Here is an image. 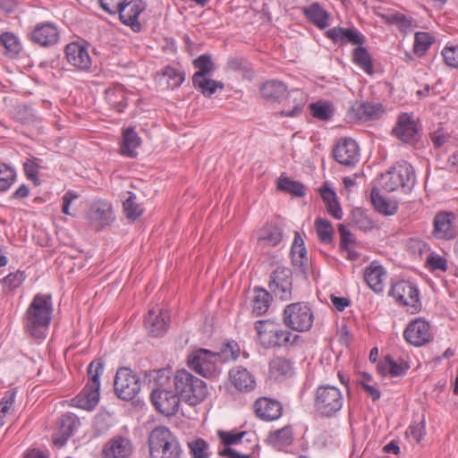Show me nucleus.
<instances>
[{
    "label": "nucleus",
    "instance_id": "obj_1",
    "mask_svg": "<svg viewBox=\"0 0 458 458\" xmlns=\"http://www.w3.org/2000/svg\"><path fill=\"white\" fill-rule=\"evenodd\" d=\"M52 312L51 295L37 293L25 313L24 327L26 331L34 338H44L51 321Z\"/></svg>",
    "mask_w": 458,
    "mask_h": 458
},
{
    "label": "nucleus",
    "instance_id": "obj_2",
    "mask_svg": "<svg viewBox=\"0 0 458 458\" xmlns=\"http://www.w3.org/2000/svg\"><path fill=\"white\" fill-rule=\"evenodd\" d=\"M149 458H181L182 449L177 437L166 427L155 428L148 435Z\"/></svg>",
    "mask_w": 458,
    "mask_h": 458
},
{
    "label": "nucleus",
    "instance_id": "obj_3",
    "mask_svg": "<svg viewBox=\"0 0 458 458\" xmlns=\"http://www.w3.org/2000/svg\"><path fill=\"white\" fill-rule=\"evenodd\" d=\"M174 386L181 399L192 406L202 403L208 393L206 383L185 369L175 373Z\"/></svg>",
    "mask_w": 458,
    "mask_h": 458
},
{
    "label": "nucleus",
    "instance_id": "obj_4",
    "mask_svg": "<svg viewBox=\"0 0 458 458\" xmlns=\"http://www.w3.org/2000/svg\"><path fill=\"white\" fill-rule=\"evenodd\" d=\"M104 361L94 360L88 367L89 380L83 390L72 400V405L90 411L99 401L100 376L104 372Z\"/></svg>",
    "mask_w": 458,
    "mask_h": 458
},
{
    "label": "nucleus",
    "instance_id": "obj_5",
    "mask_svg": "<svg viewBox=\"0 0 458 458\" xmlns=\"http://www.w3.org/2000/svg\"><path fill=\"white\" fill-rule=\"evenodd\" d=\"M259 340L265 348H279L289 343L294 344L300 338L288 329H284L279 324L271 320H259L255 323Z\"/></svg>",
    "mask_w": 458,
    "mask_h": 458
},
{
    "label": "nucleus",
    "instance_id": "obj_6",
    "mask_svg": "<svg viewBox=\"0 0 458 458\" xmlns=\"http://www.w3.org/2000/svg\"><path fill=\"white\" fill-rule=\"evenodd\" d=\"M344 401V394L336 386L322 385L315 391L314 407L322 417L330 418L335 415L341 411Z\"/></svg>",
    "mask_w": 458,
    "mask_h": 458
},
{
    "label": "nucleus",
    "instance_id": "obj_7",
    "mask_svg": "<svg viewBox=\"0 0 458 458\" xmlns=\"http://www.w3.org/2000/svg\"><path fill=\"white\" fill-rule=\"evenodd\" d=\"M193 65L198 69L192 76V84L199 89L205 96L210 97L217 89H224V84L211 79L206 78L215 71L210 55H201L193 61Z\"/></svg>",
    "mask_w": 458,
    "mask_h": 458
},
{
    "label": "nucleus",
    "instance_id": "obj_8",
    "mask_svg": "<svg viewBox=\"0 0 458 458\" xmlns=\"http://www.w3.org/2000/svg\"><path fill=\"white\" fill-rule=\"evenodd\" d=\"M383 187L387 191L402 189L409 192L414 186L415 175L413 167L406 161L395 165L382 177Z\"/></svg>",
    "mask_w": 458,
    "mask_h": 458
},
{
    "label": "nucleus",
    "instance_id": "obj_9",
    "mask_svg": "<svg viewBox=\"0 0 458 458\" xmlns=\"http://www.w3.org/2000/svg\"><path fill=\"white\" fill-rule=\"evenodd\" d=\"M284 324L297 332L309 331L314 322V314L306 302L288 304L283 313Z\"/></svg>",
    "mask_w": 458,
    "mask_h": 458
},
{
    "label": "nucleus",
    "instance_id": "obj_10",
    "mask_svg": "<svg viewBox=\"0 0 458 458\" xmlns=\"http://www.w3.org/2000/svg\"><path fill=\"white\" fill-rule=\"evenodd\" d=\"M221 360V353L208 349H198L188 357V366L204 377H216L219 372L217 362Z\"/></svg>",
    "mask_w": 458,
    "mask_h": 458
},
{
    "label": "nucleus",
    "instance_id": "obj_11",
    "mask_svg": "<svg viewBox=\"0 0 458 458\" xmlns=\"http://www.w3.org/2000/svg\"><path fill=\"white\" fill-rule=\"evenodd\" d=\"M114 387L115 394L122 400L131 401L140 391L139 377L129 368H120L115 374Z\"/></svg>",
    "mask_w": 458,
    "mask_h": 458
},
{
    "label": "nucleus",
    "instance_id": "obj_12",
    "mask_svg": "<svg viewBox=\"0 0 458 458\" xmlns=\"http://www.w3.org/2000/svg\"><path fill=\"white\" fill-rule=\"evenodd\" d=\"M390 295L402 306L407 307V311L414 314L421 309L420 292L416 285L409 281H400L392 285Z\"/></svg>",
    "mask_w": 458,
    "mask_h": 458
},
{
    "label": "nucleus",
    "instance_id": "obj_13",
    "mask_svg": "<svg viewBox=\"0 0 458 458\" xmlns=\"http://www.w3.org/2000/svg\"><path fill=\"white\" fill-rule=\"evenodd\" d=\"M150 400L156 410L165 416L174 415L181 403L177 391L174 392L169 387L153 388Z\"/></svg>",
    "mask_w": 458,
    "mask_h": 458
},
{
    "label": "nucleus",
    "instance_id": "obj_14",
    "mask_svg": "<svg viewBox=\"0 0 458 458\" xmlns=\"http://www.w3.org/2000/svg\"><path fill=\"white\" fill-rule=\"evenodd\" d=\"M404 339L411 345L420 347L433 341L431 325L423 318L411 320L403 331Z\"/></svg>",
    "mask_w": 458,
    "mask_h": 458
},
{
    "label": "nucleus",
    "instance_id": "obj_15",
    "mask_svg": "<svg viewBox=\"0 0 458 458\" xmlns=\"http://www.w3.org/2000/svg\"><path fill=\"white\" fill-rule=\"evenodd\" d=\"M392 134L404 143H415L420 137L419 123L412 114L402 113L392 130Z\"/></svg>",
    "mask_w": 458,
    "mask_h": 458
},
{
    "label": "nucleus",
    "instance_id": "obj_16",
    "mask_svg": "<svg viewBox=\"0 0 458 458\" xmlns=\"http://www.w3.org/2000/svg\"><path fill=\"white\" fill-rule=\"evenodd\" d=\"M29 40L41 47H50L55 45L59 40V30L53 22L44 21L37 23L33 29L28 32Z\"/></svg>",
    "mask_w": 458,
    "mask_h": 458
},
{
    "label": "nucleus",
    "instance_id": "obj_17",
    "mask_svg": "<svg viewBox=\"0 0 458 458\" xmlns=\"http://www.w3.org/2000/svg\"><path fill=\"white\" fill-rule=\"evenodd\" d=\"M432 234L439 240L449 241L455 238L458 234L455 214L447 211L438 212L433 220Z\"/></svg>",
    "mask_w": 458,
    "mask_h": 458
},
{
    "label": "nucleus",
    "instance_id": "obj_18",
    "mask_svg": "<svg viewBox=\"0 0 458 458\" xmlns=\"http://www.w3.org/2000/svg\"><path fill=\"white\" fill-rule=\"evenodd\" d=\"M87 218L90 226L100 231L108 226L114 219L112 205L105 200H98L91 204Z\"/></svg>",
    "mask_w": 458,
    "mask_h": 458
},
{
    "label": "nucleus",
    "instance_id": "obj_19",
    "mask_svg": "<svg viewBox=\"0 0 458 458\" xmlns=\"http://www.w3.org/2000/svg\"><path fill=\"white\" fill-rule=\"evenodd\" d=\"M134 452L132 441L123 436H114L101 449V458H131Z\"/></svg>",
    "mask_w": 458,
    "mask_h": 458
},
{
    "label": "nucleus",
    "instance_id": "obj_20",
    "mask_svg": "<svg viewBox=\"0 0 458 458\" xmlns=\"http://www.w3.org/2000/svg\"><path fill=\"white\" fill-rule=\"evenodd\" d=\"M292 272L289 268L278 267L271 275L269 289L283 301L292 298Z\"/></svg>",
    "mask_w": 458,
    "mask_h": 458
},
{
    "label": "nucleus",
    "instance_id": "obj_21",
    "mask_svg": "<svg viewBox=\"0 0 458 458\" xmlns=\"http://www.w3.org/2000/svg\"><path fill=\"white\" fill-rule=\"evenodd\" d=\"M333 157L343 165L354 166L360 161L359 146L352 139H342L335 144Z\"/></svg>",
    "mask_w": 458,
    "mask_h": 458
},
{
    "label": "nucleus",
    "instance_id": "obj_22",
    "mask_svg": "<svg viewBox=\"0 0 458 458\" xmlns=\"http://www.w3.org/2000/svg\"><path fill=\"white\" fill-rule=\"evenodd\" d=\"M147 4L142 0L127 1L117 10L122 23L129 26L134 32L141 30V24L139 21L140 14L145 11Z\"/></svg>",
    "mask_w": 458,
    "mask_h": 458
},
{
    "label": "nucleus",
    "instance_id": "obj_23",
    "mask_svg": "<svg viewBox=\"0 0 458 458\" xmlns=\"http://www.w3.org/2000/svg\"><path fill=\"white\" fill-rule=\"evenodd\" d=\"M291 255L294 273L306 278L310 270V260L304 246V242L299 233H295L291 248Z\"/></svg>",
    "mask_w": 458,
    "mask_h": 458
},
{
    "label": "nucleus",
    "instance_id": "obj_24",
    "mask_svg": "<svg viewBox=\"0 0 458 458\" xmlns=\"http://www.w3.org/2000/svg\"><path fill=\"white\" fill-rule=\"evenodd\" d=\"M67 62L79 71H89L91 58L88 49L77 42L68 44L64 49Z\"/></svg>",
    "mask_w": 458,
    "mask_h": 458
},
{
    "label": "nucleus",
    "instance_id": "obj_25",
    "mask_svg": "<svg viewBox=\"0 0 458 458\" xmlns=\"http://www.w3.org/2000/svg\"><path fill=\"white\" fill-rule=\"evenodd\" d=\"M169 315L162 310L151 309L145 318V327L154 337L163 336L168 330Z\"/></svg>",
    "mask_w": 458,
    "mask_h": 458
},
{
    "label": "nucleus",
    "instance_id": "obj_26",
    "mask_svg": "<svg viewBox=\"0 0 458 458\" xmlns=\"http://www.w3.org/2000/svg\"><path fill=\"white\" fill-rule=\"evenodd\" d=\"M254 411L258 418L266 421L277 420L283 412L280 402L267 397H260L255 401Z\"/></svg>",
    "mask_w": 458,
    "mask_h": 458
},
{
    "label": "nucleus",
    "instance_id": "obj_27",
    "mask_svg": "<svg viewBox=\"0 0 458 458\" xmlns=\"http://www.w3.org/2000/svg\"><path fill=\"white\" fill-rule=\"evenodd\" d=\"M232 385L242 393H250L256 387L254 375L242 366H235L229 370Z\"/></svg>",
    "mask_w": 458,
    "mask_h": 458
},
{
    "label": "nucleus",
    "instance_id": "obj_28",
    "mask_svg": "<svg viewBox=\"0 0 458 458\" xmlns=\"http://www.w3.org/2000/svg\"><path fill=\"white\" fill-rule=\"evenodd\" d=\"M327 36L332 39L335 43L352 45H362L365 41V38L356 30L345 29L341 27H335L327 31Z\"/></svg>",
    "mask_w": 458,
    "mask_h": 458
},
{
    "label": "nucleus",
    "instance_id": "obj_29",
    "mask_svg": "<svg viewBox=\"0 0 458 458\" xmlns=\"http://www.w3.org/2000/svg\"><path fill=\"white\" fill-rule=\"evenodd\" d=\"M386 277V273L384 267L377 262L373 261L366 267L364 271V279L370 289L376 293H381L384 291V281Z\"/></svg>",
    "mask_w": 458,
    "mask_h": 458
},
{
    "label": "nucleus",
    "instance_id": "obj_30",
    "mask_svg": "<svg viewBox=\"0 0 458 458\" xmlns=\"http://www.w3.org/2000/svg\"><path fill=\"white\" fill-rule=\"evenodd\" d=\"M76 418L72 415H63L59 420L58 431L52 436L53 443L56 446H63L72 436L76 428Z\"/></svg>",
    "mask_w": 458,
    "mask_h": 458
},
{
    "label": "nucleus",
    "instance_id": "obj_31",
    "mask_svg": "<svg viewBox=\"0 0 458 458\" xmlns=\"http://www.w3.org/2000/svg\"><path fill=\"white\" fill-rule=\"evenodd\" d=\"M410 365L403 359L394 360L392 357L386 356L383 362L377 365V369L382 376L401 377L406 374Z\"/></svg>",
    "mask_w": 458,
    "mask_h": 458
},
{
    "label": "nucleus",
    "instance_id": "obj_32",
    "mask_svg": "<svg viewBox=\"0 0 458 458\" xmlns=\"http://www.w3.org/2000/svg\"><path fill=\"white\" fill-rule=\"evenodd\" d=\"M262 98L271 102H280L286 96L287 87L280 81L271 80L260 87Z\"/></svg>",
    "mask_w": 458,
    "mask_h": 458
},
{
    "label": "nucleus",
    "instance_id": "obj_33",
    "mask_svg": "<svg viewBox=\"0 0 458 458\" xmlns=\"http://www.w3.org/2000/svg\"><path fill=\"white\" fill-rule=\"evenodd\" d=\"M370 199L375 209L384 216H393L397 212V202L384 198L377 188L371 190Z\"/></svg>",
    "mask_w": 458,
    "mask_h": 458
},
{
    "label": "nucleus",
    "instance_id": "obj_34",
    "mask_svg": "<svg viewBox=\"0 0 458 458\" xmlns=\"http://www.w3.org/2000/svg\"><path fill=\"white\" fill-rule=\"evenodd\" d=\"M140 144V139L133 128H127L123 131V140L121 142V153L128 157H135L136 148Z\"/></svg>",
    "mask_w": 458,
    "mask_h": 458
},
{
    "label": "nucleus",
    "instance_id": "obj_35",
    "mask_svg": "<svg viewBox=\"0 0 458 458\" xmlns=\"http://www.w3.org/2000/svg\"><path fill=\"white\" fill-rule=\"evenodd\" d=\"M269 374L276 380H283L293 374V367L290 360L276 357L269 363Z\"/></svg>",
    "mask_w": 458,
    "mask_h": 458
},
{
    "label": "nucleus",
    "instance_id": "obj_36",
    "mask_svg": "<svg viewBox=\"0 0 458 458\" xmlns=\"http://www.w3.org/2000/svg\"><path fill=\"white\" fill-rule=\"evenodd\" d=\"M320 195L326 204L328 214L337 220L342 219L343 211L336 199L335 192L328 186L324 185L320 190Z\"/></svg>",
    "mask_w": 458,
    "mask_h": 458
},
{
    "label": "nucleus",
    "instance_id": "obj_37",
    "mask_svg": "<svg viewBox=\"0 0 458 458\" xmlns=\"http://www.w3.org/2000/svg\"><path fill=\"white\" fill-rule=\"evenodd\" d=\"M105 98L111 107L123 112L126 106V97L122 85H114L105 91Z\"/></svg>",
    "mask_w": 458,
    "mask_h": 458
},
{
    "label": "nucleus",
    "instance_id": "obj_38",
    "mask_svg": "<svg viewBox=\"0 0 458 458\" xmlns=\"http://www.w3.org/2000/svg\"><path fill=\"white\" fill-rule=\"evenodd\" d=\"M303 13L306 18L319 29L327 27V20L329 14L318 4H312L310 6L304 8Z\"/></svg>",
    "mask_w": 458,
    "mask_h": 458
},
{
    "label": "nucleus",
    "instance_id": "obj_39",
    "mask_svg": "<svg viewBox=\"0 0 458 458\" xmlns=\"http://www.w3.org/2000/svg\"><path fill=\"white\" fill-rule=\"evenodd\" d=\"M286 99L289 103H293V108L290 110H282L279 114L281 116L294 117L302 112L305 97L301 90L293 89L287 93Z\"/></svg>",
    "mask_w": 458,
    "mask_h": 458
},
{
    "label": "nucleus",
    "instance_id": "obj_40",
    "mask_svg": "<svg viewBox=\"0 0 458 458\" xmlns=\"http://www.w3.org/2000/svg\"><path fill=\"white\" fill-rule=\"evenodd\" d=\"M271 301L272 297L267 290L262 288H255L251 304L252 313L257 316L265 314L270 306Z\"/></svg>",
    "mask_w": 458,
    "mask_h": 458
},
{
    "label": "nucleus",
    "instance_id": "obj_41",
    "mask_svg": "<svg viewBox=\"0 0 458 458\" xmlns=\"http://www.w3.org/2000/svg\"><path fill=\"white\" fill-rule=\"evenodd\" d=\"M0 44L5 49V55L14 58L21 51L22 46L19 38L13 32L6 31L0 35Z\"/></svg>",
    "mask_w": 458,
    "mask_h": 458
},
{
    "label": "nucleus",
    "instance_id": "obj_42",
    "mask_svg": "<svg viewBox=\"0 0 458 458\" xmlns=\"http://www.w3.org/2000/svg\"><path fill=\"white\" fill-rule=\"evenodd\" d=\"M282 240V231L277 226L264 228L259 236L258 242L260 246H276Z\"/></svg>",
    "mask_w": 458,
    "mask_h": 458
},
{
    "label": "nucleus",
    "instance_id": "obj_43",
    "mask_svg": "<svg viewBox=\"0 0 458 458\" xmlns=\"http://www.w3.org/2000/svg\"><path fill=\"white\" fill-rule=\"evenodd\" d=\"M267 441L275 447H281L290 445L293 441V433L291 428L284 427L271 432L267 437Z\"/></svg>",
    "mask_w": 458,
    "mask_h": 458
},
{
    "label": "nucleus",
    "instance_id": "obj_44",
    "mask_svg": "<svg viewBox=\"0 0 458 458\" xmlns=\"http://www.w3.org/2000/svg\"><path fill=\"white\" fill-rule=\"evenodd\" d=\"M352 60L367 73H373V64L370 55L367 49L361 47V45H358V47L353 50Z\"/></svg>",
    "mask_w": 458,
    "mask_h": 458
},
{
    "label": "nucleus",
    "instance_id": "obj_45",
    "mask_svg": "<svg viewBox=\"0 0 458 458\" xmlns=\"http://www.w3.org/2000/svg\"><path fill=\"white\" fill-rule=\"evenodd\" d=\"M17 174L10 165L0 163V192L7 191L16 182Z\"/></svg>",
    "mask_w": 458,
    "mask_h": 458
},
{
    "label": "nucleus",
    "instance_id": "obj_46",
    "mask_svg": "<svg viewBox=\"0 0 458 458\" xmlns=\"http://www.w3.org/2000/svg\"><path fill=\"white\" fill-rule=\"evenodd\" d=\"M146 377L154 384L153 388H165L170 384V371L165 369L150 370L146 373Z\"/></svg>",
    "mask_w": 458,
    "mask_h": 458
},
{
    "label": "nucleus",
    "instance_id": "obj_47",
    "mask_svg": "<svg viewBox=\"0 0 458 458\" xmlns=\"http://www.w3.org/2000/svg\"><path fill=\"white\" fill-rule=\"evenodd\" d=\"M315 228L321 242L327 244L332 242L334 228L328 220L321 217L317 218Z\"/></svg>",
    "mask_w": 458,
    "mask_h": 458
},
{
    "label": "nucleus",
    "instance_id": "obj_48",
    "mask_svg": "<svg viewBox=\"0 0 458 458\" xmlns=\"http://www.w3.org/2000/svg\"><path fill=\"white\" fill-rule=\"evenodd\" d=\"M128 197L123 200V209L128 219L136 220L143 213V208L136 203V195L127 192Z\"/></svg>",
    "mask_w": 458,
    "mask_h": 458
},
{
    "label": "nucleus",
    "instance_id": "obj_49",
    "mask_svg": "<svg viewBox=\"0 0 458 458\" xmlns=\"http://www.w3.org/2000/svg\"><path fill=\"white\" fill-rule=\"evenodd\" d=\"M434 42V38L428 32H416L414 37L413 51L416 55L421 56Z\"/></svg>",
    "mask_w": 458,
    "mask_h": 458
},
{
    "label": "nucleus",
    "instance_id": "obj_50",
    "mask_svg": "<svg viewBox=\"0 0 458 458\" xmlns=\"http://www.w3.org/2000/svg\"><path fill=\"white\" fill-rule=\"evenodd\" d=\"M278 188L281 191L289 192L296 197H302L306 194L305 186L296 181H293L289 178H282L278 182Z\"/></svg>",
    "mask_w": 458,
    "mask_h": 458
},
{
    "label": "nucleus",
    "instance_id": "obj_51",
    "mask_svg": "<svg viewBox=\"0 0 458 458\" xmlns=\"http://www.w3.org/2000/svg\"><path fill=\"white\" fill-rule=\"evenodd\" d=\"M310 110L314 117L327 121L329 120L334 113L333 106L328 102H317L310 105Z\"/></svg>",
    "mask_w": 458,
    "mask_h": 458
},
{
    "label": "nucleus",
    "instance_id": "obj_52",
    "mask_svg": "<svg viewBox=\"0 0 458 458\" xmlns=\"http://www.w3.org/2000/svg\"><path fill=\"white\" fill-rule=\"evenodd\" d=\"M383 113L379 104L362 103L358 107V114L360 119H376Z\"/></svg>",
    "mask_w": 458,
    "mask_h": 458
},
{
    "label": "nucleus",
    "instance_id": "obj_53",
    "mask_svg": "<svg viewBox=\"0 0 458 458\" xmlns=\"http://www.w3.org/2000/svg\"><path fill=\"white\" fill-rule=\"evenodd\" d=\"M248 435L247 432H234V431H219L218 436L221 442L225 446L237 445L242 443L244 437Z\"/></svg>",
    "mask_w": 458,
    "mask_h": 458
},
{
    "label": "nucleus",
    "instance_id": "obj_54",
    "mask_svg": "<svg viewBox=\"0 0 458 458\" xmlns=\"http://www.w3.org/2000/svg\"><path fill=\"white\" fill-rule=\"evenodd\" d=\"M189 447L192 458H208V443L202 439L198 438L189 443Z\"/></svg>",
    "mask_w": 458,
    "mask_h": 458
},
{
    "label": "nucleus",
    "instance_id": "obj_55",
    "mask_svg": "<svg viewBox=\"0 0 458 458\" xmlns=\"http://www.w3.org/2000/svg\"><path fill=\"white\" fill-rule=\"evenodd\" d=\"M441 54L446 65L458 69V45L445 46Z\"/></svg>",
    "mask_w": 458,
    "mask_h": 458
},
{
    "label": "nucleus",
    "instance_id": "obj_56",
    "mask_svg": "<svg viewBox=\"0 0 458 458\" xmlns=\"http://www.w3.org/2000/svg\"><path fill=\"white\" fill-rule=\"evenodd\" d=\"M240 346L235 341H228L225 344L222 345L221 351L218 353H221V360L224 358V361L232 360H235L240 356Z\"/></svg>",
    "mask_w": 458,
    "mask_h": 458
},
{
    "label": "nucleus",
    "instance_id": "obj_57",
    "mask_svg": "<svg viewBox=\"0 0 458 458\" xmlns=\"http://www.w3.org/2000/svg\"><path fill=\"white\" fill-rule=\"evenodd\" d=\"M163 75L168 78V83L172 86V88L180 87L185 80L184 73L171 66H166L164 69Z\"/></svg>",
    "mask_w": 458,
    "mask_h": 458
},
{
    "label": "nucleus",
    "instance_id": "obj_58",
    "mask_svg": "<svg viewBox=\"0 0 458 458\" xmlns=\"http://www.w3.org/2000/svg\"><path fill=\"white\" fill-rule=\"evenodd\" d=\"M26 276L23 271L17 270L16 272L10 273L3 279V283L4 285L10 290L13 291L20 287Z\"/></svg>",
    "mask_w": 458,
    "mask_h": 458
},
{
    "label": "nucleus",
    "instance_id": "obj_59",
    "mask_svg": "<svg viewBox=\"0 0 458 458\" xmlns=\"http://www.w3.org/2000/svg\"><path fill=\"white\" fill-rule=\"evenodd\" d=\"M389 23L396 24L402 31H407L411 27V21L401 13H391L387 16Z\"/></svg>",
    "mask_w": 458,
    "mask_h": 458
},
{
    "label": "nucleus",
    "instance_id": "obj_60",
    "mask_svg": "<svg viewBox=\"0 0 458 458\" xmlns=\"http://www.w3.org/2000/svg\"><path fill=\"white\" fill-rule=\"evenodd\" d=\"M425 434L424 420L411 424L406 430V435L416 443H420Z\"/></svg>",
    "mask_w": 458,
    "mask_h": 458
},
{
    "label": "nucleus",
    "instance_id": "obj_61",
    "mask_svg": "<svg viewBox=\"0 0 458 458\" xmlns=\"http://www.w3.org/2000/svg\"><path fill=\"white\" fill-rule=\"evenodd\" d=\"M24 173L28 179L32 180L36 185L38 184V165L37 163L36 158L28 159L24 165Z\"/></svg>",
    "mask_w": 458,
    "mask_h": 458
},
{
    "label": "nucleus",
    "instance_id": "obj_62",
    "mask_svg": "<svg viewBox=\"0 0 458 458\" xmlns=\"http://www.w3.org/2000/svg\"><path fill=\"white\" fill-rule=\"evenodd\" d=\"M427 262L433 270L438 269L445 272L448 268L446 259L437 254H429L427 259Z\"/></svg>",
    "mask_w": 458,
    "mask_h": 458
},
{
    "label": "nucleus",
    "instance_id": "obj_63",
    "mask_svg": "<svg viewBox=\"0 0 458 458\" xmlns=\"http://www.w3.org/2000/svg\"><path fill=\"white\" fill-rule=\"evenodd\" d=\"M338 231L341 236L340 247L343 250H348V246L354 243V235L343 225H338Z\"/></svg>",
    "mask_w": 458,
    "mask_h": 458
},
{
    "label": "nucleus",
    "instance_id": "obj_64",
    "mask_svg": "<svg viewBox=\"0 0 458 458\" xmlns=\"http://www.w3.org/2000/svg\"><path fill=\"white\" fill-rule=\"evenodd\" d=\"M219 455L226 458H252V454H244L231 446H225L218 452Z\"/></svg>",
    "mask_w": 458,
    "mask_h": 458
}]
</instances>
